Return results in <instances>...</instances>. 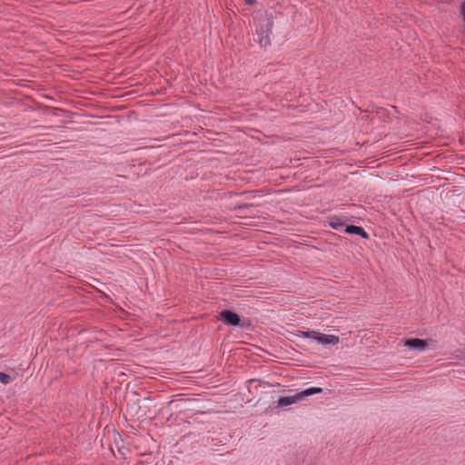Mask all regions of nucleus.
Here are the masks:
<instances>
[{
  "instance_id": "1a4fd4ad",
  "label": "nucleus",
  "mask_w": 465,
  "mask_h": 465,
  "mask_svg": "<svg viewBox=\"0 0 465 465\" xmlns=\"http://www.w3.org/2000/svg\"><path fill=\"white\" fill-rule=\"evenodd\" d=\"M460 14L462 15V18L465 22V1L462 3L461 5V7H460Z\"/></svg>"
},
{
  "instance_id": "7ed1b4c3",
  "label": "nucleus",
  "mask_w": 465,
  "mask_h": 465,
  "mask_svg": "<svg viewBox=\"0 0 465 465\" xmlns=\"http://www.w3.org/2000/svg\"><path fill=\"white\" fill-rule=\"evenodd\" d=\"M296 336L300 337V338H303V339H311V340H313L321 344L335 345V344H338L339 341H340L339 337L336 335L322 334L321 332L316 331H298V332L296 333Z\"/></svg>"
},
{
  "instance_id": "39448f33",
  "label": "nucleus",
  "mask_w": 465,
  "mask_h": 465,
  "mask_svg": "<svg viewBox=\"0 0 465 465\" xmlns=\"http://www.w3.org/2000/svg\"><path fill=\"white\" fill-rule=\"evenodd\" d=\"M404 345L410 350H416L418 351H425L429 348V344L425 340L418 338L406 340Z\"/></svg>"
},
{
  "instance_id": "423d86ee",
  "label": "nucleus",
  "mask_w": 465,
  "mask_h": 465,
  "mask_svg": "<svg viewBox=\"0 0 465 465\" xmlns=\"http://www.w3.org/2000/svg\"><path fill=\"white\" fill-rule=\"evenodd\" d=\"M345 232L349 233V234H356V235H360L361 237H362L363 239H368L369 238V235L368 233L365 232V230L362 228V227H360V226H356V225H346L345 226Z\"/></svg>"
},
{
  "instance_id": "9d476101",
  "label": "nucleus",
  "mask_w": 465,
  "mask_h": 465,
  "mask_svg": "<svg viewBox=\"0 0 465 465\" xmlns=\"http://www.w3.org/2000/svg\"><path fill=\"white\" fill-rule=\"evenodd\" d=\"M245 4L252 5L256 3V0H244Z\"/></svg>"
},
{
  "instance_id": "f03ea898",
  "label": "nucleus",
  "mask_w": 465,
  "mask_h": 465,
  "mask_svg": "<svg viewBox=\"0 0 465 465\" xmlns=\"http://www.w3.org/2000/svg\"><path fill=\"white\" fill-rule=\"evenodd\" d=\"M322 392V389L320 387H311L302 391L296 392L291 396L280 397L277 405L278 407H287L295 404L299 401H303L306 397L312 396L317 393Z\"/></svg>"
},
{
  "instance_id": "6e6552de",
  "label": "nucleus",
  "mask_w": 465,
  "mask_h": 465,
  "mask_svg": "<svg viewBox=\"0 0 465 465\" xmlns=\"http://www.w3.org/2000/svg\"><path fill=\"white\" fill-rule=\"evenodd\" d=\"M14 378L11 377L9 374H6L5 372L0 371V382L7 385L13 381Z\"/></svg>"
},
{
  "instance_id": "20e7f679",
  "label": "nucleus",
  "mask_w": 465,
  "mask_h": 465,
  "mask_svg": "<svg viewBox=\"0 0 465 465\" xmlns=\"http://www.w3.org/2000/svg\"><path fill=\"white\" fill-rule=\"evenodd\" d=\"M220 319L228 326H238L241 322L240 316L230 310L222 311Z\"/></svg>"
},
{
  "instance_id": "f257e3e1",
  "label": "nucleus",
  "mask_w": 465,
  "mask_h": 465,
  "mask_svg": "<svg viewBox=\"0 0 465 465\" xmlns=\"http://www.w3.org/2000/svg\"><path fill=\"white\" fill-rule=\"evenodd\" d=\"M256 38L254 39L261 47L266 48L271 45V35L272 33L273 22L267 15H260L255 19Z\"/></svg>"
},
{
  "instance_id": "0eeeda50",
  "label": "nucleus",
  "mask_w": 465,
  "mask_h": 465,
  "mask_svg": "<svg viewBox=\"0 0 465 465\" xmlns=\"http://www.w3.org/2000/svg\"><path fill=\"white\" fill-rule=\"evenodd\" d=\"M329 225L337 231H340L346 226L345 223L338 217H331L329 221Z\"/></svg>"
}]
</instances>
